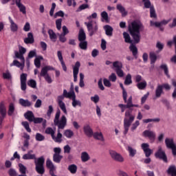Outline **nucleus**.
Segmentation results:
<instances>
[{
    "label": "nucleus",
    "mask_w": 176,
    "mask_h": 176,
    "mask_svg": "<svg viewBox=\"0 0 176 176\" xmlns=\"http://www.w3.org/2000/svg\"><path fill=\"white\" fill-rule=\"evenodd\" d=\"M48 35L50 36L51 41L56 42V40L57 39V35L54 32L53 30H48Z\"/></svg>",
    "instance_id": "38"
},
{
    "label": "nucleus",
    "mask_w": 176,
    "mask_h": 176,
    "mask_svg": "<svg viewBox=\"0 0 176 176\" xmlns=\"http://www.w3.org/2000/svg\"><path fill=\"white\" fill-rule=\"evenodd\" d=\"M28 57L29 58H33V57H36V51L32 50L29 52Z\"/></svg>",
    "instance_id": "62"
},
{
    "label": "nucleus",
    "mask_w": 176,
    "mask_h": 176,
    "mask_svg": "<svg viewBox=\"0 0 176 176\" xmlns=\"http://www.w3.org/2000/svg\"><path fill=\"white\" fill-rule=\"evenodd\" d=\"M89 4L87 3L82 4L78 7L76 12H82V10H85V9H89Z\"/></svg>",
    "instance_id": "54"
},
{
    "label": "nucleus",
    "mask_w": 176,
    "mask_h": 176,
    "mask_svg": "<svg viewBox=\"0 0 176 176\" xmlns=\"http://www.w3.org/2000/svg\"><path fill=\"white\" fill-rule=\"evenodd\" d=\"M24 117L28 122H33L34 118H35V116L34 115V113L32 111H28L26 113H24Z\"/></svg>",
    "instance_id": "24"
},
{
    "label": "nucleus",
    "mask_w": 176,
    "mask_h": 176,
    "mask_svg": "<svg viewBox=\"0 0 176 176\" xmlns=\"http://www.w3.org/2000/svg\"><path fill=\"white\" fill-rule=\"evenodd\" d=\"M149 58L151 60V67L155 65V52H150Z\"/></svg>",
    "instance_id": "55"
},
{
    "label": "nucleus",
    "mask_w": 176,
    "mask_h": 176,
    "mask_svg": "<svg viewBox=\"0 0 176 176\" xmlns=\"http://www.w3.org/2000/svg\"><path fill=\"white\" fill-rule=\"evenodd\" d=\"M79 68H80V62L77 61L73 67L74 82H78V74H79Z\"/></svg>",
    "instance_id": "12"
},
{
    "label": "nucleus",
    "mask_w": 176,
    "mask_h": 176,
    "mask_svg": "<svg viewBox=\"0 0 176 176\" xmlns=\"http://www.w3.org/2000/svg\"><path fill=\"white\" fill-rule=\"evenodd\" d=\"M78 41H80L79 45H87V41H86V33H85V30L82 28L79 31Z\"/></svg>",
    "instance_id": "11"
},
{
    "label": "nucleus",
    "mask_w": 176,
    "mask_h": 176,
    "mask_svg": "<svg viewBox=\"0 0 176 176\" xmlns=\"http://www.w3.org/2000/svg\"><path fill=\"white\" fill-rule=\"evenodd\" d=\"M123 36L125 39L126 43H130L131 45H133V41H132L131 38L130 37V34H129V33L124 32L123 33Z\"/></svg>",
    "instance_id": "39"
},
{
    "label": "nucleus",
    "mask_w": 176,
    "mask_h": 176,
    "mask_svg": "<svg viewBox=\"0 0 176 176\" xmlns=\"http://www.w3.org/2000/svg\"><path fill=\"white\" fill-rule=\"evenodd\" d=\"M34 34H32V32H29L28 34V37L24 39V43H26V45H31L34 43Z\"/></svg>",
    "instance_id": "23"
},
{
    "label": "nucleus",
    "mask_w": 176,
    "mask_h": 176,
    "mask_svg": "<svg viewBox=\"0 0 176 176\" xmlns=\"http://www.w3.org/2000/svg\"><path fill=\"white\" fill-rule=\"evenodd\" d=\"M41 60H43V56H38L34 59V65L36 68H41Z\"/></svg>",
    "instance_id": "44"
},
{
    "label": "nucleus",
    "mask_w": 176,
    "mask_h": 176,
    "mask_svg": "<svg viewBox=\"0 0 176 176\" xmlns=\"http://www.w3.org/2000/svg\"><path fill=\"white\" fill-rule=\"evenodd\" d=\"M60 115H61V111L58 109L54 119V124L58 127V133L56 137L54 135V138H52L54 142H58L59 144L63 141V139H61L63 138V134H61L60 130H64L65 126H67V117L62 116L60 120Z\"/></svg>",
    "instance_id": "2"
},
{
    "label": "nucleus",
    "mask_w": 176,
    "mask_h": 176,
    "mask_svg": "<svg viewBox=\"0 0 176 176\" xmlns=\"http://www.w3.org/2000/svg\"><path fill=\"white\" fill-rule=\"evenodd\" d=\"M57 56L62 65L63 71H65V72H67V66L65 65V63L64 62V58H63V54L61 53V51H58Z\"/></svg>",
    "instance_id": "20"
},
{
    "label": "nucleus",
    "mask_w": 176,
    "mask_h": 176,
    "mask_svg": "<svg viewBox=\"0 0 176 176\" xmlns=\"http://www.w3.org/2000/svg\"><path fill=\"white\" fill-rule=\"evenodd\" d=\"M131 83H133V80H131V74H129L125 78L124 85L129 86V85H131Z\"/></svg>",
    "instance_id": "46"
},
{
    "label": "nucleus",
    "mask_w": 176,
    "mask_h": 176,
    "mask_svg": "<svg viewBox=\"0 0 176 176\" xmlns=\"http://www.w3.org/2000/svg\"><path fill=\"white\" fill-rule=\"evenodd\" d=\"M58 104L60 108L61 111H63V112H64L65 115H67V107H65V103H64V102H58Z\"/></svg>",
    "instance_id": "52"
},
{
    "label": "nucleus",
    "mask_w": 176,
    "mask_h": 176,
    "mask_svg": "<svg viewBox=\"0 0 176 176\" xmlns=\"http://www.w3.org/2000/svg\"><path fill=\"white\" fill-rule=\"evenodd\" d=\"M100 16L102 17V21L109 23V16H108V12H107L106 11H103L101 12Z\"/></svg>",
    "instance_id": "33"
},
{
    "label": "nucleus",
    "mask_w": 176,
    "mask_h": 176,
    "mask_svg": "<svg viewBox=\"0 0 176 176\" xmlns=\"http://www.w3.org/2000/svg\"><path fill=\"white\" fill-rule=\"evenodd\" d=\"M21 82H27V74H21L20 77Z\"/></svg>",
    "instance_id": "64"
},
{
    "label": "nucleus",
    "mask_w": 176,
    "mask_h": 176,
    "mask_svg": "<svg viewBox=\"0 0 176 176\" xmlns=\"http://www.w3.org/2000/svg\"><path fill=\"white\" fill-rule=\"evenodd\" d=\"M9 21L10 23V30L12 32H17L19 30V25L14 23L13 19H12V17L9 16L8 17Z\"/></svg>",
    "instance_id": "21"
},
{
    "label": "nucleus",
    "mask_w": 176,
    "mask_h": 176,
    "mask_svg": "<svg viewBox=\"0 0 176 176\" xmlns=\"http://www.w3.org/2000/svg\"><path fill=\"white\" fill-rule=\"evenodd\" d=\"M15 57L16 58L21 59V61L22 63H25V59L24 58V56L22 55L20 52H15Z\"/></svg>",
    "instance_id": "53"
},
{
    "label": "nucleus",
    "mask_w": 176,
    "mask_h": 176,
    "mask_svg": "<svg viewBox=\"0 0 176 176\" xmlns=\"http://www.w3.org/2000/svg\"><path fill=\"white\" fill-rule=\"evenodd\" d=\"M28 85L32 89H36V81L35 80H30L28 81Z\"/></svg>",
    "instance_id": "50"
},
{
    "label": "nucleus",
    "mask_w": 176,
    "mask_h": 176,
    "mask_svg": "<svg viewBox=\"0 0 176 176\" xmlns=\"http://www.w3.org/2000/svg\"><path fill=\"white\" fill-rule=\"evenodd\" d=\"M36 141H45V136L39 133H37L36 134Z\"/></svg>",
    "instance_id": "56"
},
{
    "label": "nucleus",
    "mask_w": 176,
    "mask_h": 176,
    "mask_svg": "<svg viewBox=\"0 0 176 176\" xmlns=\"http://www.w3.org/2000/svg\"><path fill=\"white\" fill-rule=\"evenodd\" d=\"M141 148L145 154L146 157H149L152 155V149L149 148V144L148 143H142Z\"/></svg>",
    "instance_id": "13"
},
{
    "label": "nucleus",
    "mask_w": 176,
    "mask_h": 176,
    "mask_svg": "<svg viewBox=\"0 0 176 176\" xmlns=\"http://www.w3.org/2000/svg\"><path fill=\"white\" fill-rule=\"evenodd\" d=\"M53 111H54V109H53V106L50 105L48 107V110L47 111V116L50 118V116H52V113H53Z\"/></svg>",
    "instance_id": "61"
},
{
    "label": "nucleus",
    "mask_w": 176,
    "mask_h": 176,
    "mask_svg": "<svg viewBox=\"0 0 176 176\" xmlns=\"http://www.w3.org/2000/svg\"><path fill=\"white\" fill-rule=\"evenodd\" d=\"M156 157H158V159H161V160H163L165 163H167V155H166V152L163 151L162 148V146L158 147V150L155 153Z\"/></svg>",
    "instance_id": "10"
},
{
    "label": "nucleus",
    "mask_w": 176,
    "mask_h": 176,
    "mask_svg": "<svg viewBox=\"0 0 176 176\" xmlns=\"http://www.w3.org/2000/svg\"><path fill=\"white\" fill-rule=\"evenodd\" d=\"M168 174L171 176H176V168L175 166H170L168 169Z\"/></svg>",
    "instance_id": "42"
},
{
    "label": "nucleus",
    "mask_w": 176,
    "mask_h": 176,
    "mask_svg": "<svg viewBox=\"0 0 176 176\" xmlns=\"http://www.w3.org/2000/svg\"><path fill=\"white\" fill-rule=\"evenodd\" d=\"M129 50L132 52L133 57H135V58H137V54H138V49L137 48L135 45H131L129 47Z\"/></svg>",
    "instance_id": "32"
},
{
    "label": "nucleus",
    "mask_w": 176,
    "mask_h": 176,
    "mask_svg": "<svg viewBox=\"0 0 176 176\" xmlns=\"http://www.w3.org/2000/svg\"><path fill=\"white\" fill-rule=\"evenodd\" d=\"M63 135L67 138H72L74 137V131L71 129H67L64 131Z\"/></svg>",
    "instance_id": "40"
},
{
    "label": "nucleus",
    "mask_w": 176,
    "mask_h": 176,
    "mask_svg": "<svg viewBox=\"0 0 176 176\" xmlns=\"http://www.w3.org/2000/svg\"><path fill=\"white\" fill-rule=\"evenodd\" d=\"M67 170L71 173V174H76V171H78V166L75 164H71L68 166Z\"/></svg>",
    "instance_id": "36"
},
{
    "label": "nucleus",
    "mask_w": 176,
    "mask_h": 176,
    "mask_svg": "<svg viewBox=\"0 0 176 176\" xmlns=\"http://www.w3.org/2000/svg\"><path fill=\"white\" fill-rule=\"evenodd\" d=\"M161 69H163L165 75H166L167 78H170V74H168V67H167V65L163 64L160 65Z\"/></svg>",
    "instance_id": "47"
},
{
    "label": "nucleus",
    "mask_w": 176,
    "mask_h": 176,
    "mask_svg": "<svg viewBox=\"0 0 176 176\" xmlns=\"http://www.w3.org/2000/svg\"><path fill=\"white\" fill-rule=\"evenodd\" d=\"M8 174L10 176H17V172L14 170V169L10 168L8 171Z\"/></svg>",
    "instance_id": "63"
},
{
    "label": "nucleus",
    "mask_w": 176,
    "mask_h": 176,
    "mask_svg": "<svg viewBox=\"0 0 176 176\" xmlns=\"http://www.w3.org/2000/svg\"><path fill=\"white\" fill-rule=\"evenodd\" d=\"M36 166V171L38 174H45V167H43V164H45V157L41 156L37 159L36 161H34Z\"/></svg>",
    "instance_id": "4"
},
{
    "label": "nucleus",
    "mask_w": 176,
    "mask_h": 176,
    "mask_svg": "<svg viewBox=\"0 0 176 176\" xmlns=\"http://www.w3.org/2000/svg\"><path fill=\"white\" fill-rule=\"evenodd\" d=\"M6 106H5V102H1L0 103V116H6Z\"/></svg>",
    "instance_id": "29"
},
{
    "label": "nucleus",
    "mask_w": 176,
    "mask_h": 176,
    "mask_svg": "<svg viewBox=\"0 0 176 176\" xmlns=\"http://www.w3.org/2000/svg\"><path fill=\"white\" fill-rule=\"evenodd\" d=\"M113 67L115 68V71L119 78H123V76H124V73L123 72V70H122V68H123V64L121 62L118 60L113 62Z\"/></svg>",
    "instance_id": "7"
},
{
    "label": "nucleus",
    "mask_w": 176,
    "mask_h": 176,
    "mask_svg": "<svg viewBox=\"0 0 176 176\" xmlns=\"http://www.w3.org/2000/svg\"><path fill=\"white\" fill-rule=\"evenodd\" d=\"M163 89L168 91L171 90V85L168 83H164L162 85H158L155 90V97L159 98L162 94H163Z\"/></svg>",
    "instance_id": "5"
},
{
    "label": "nucleus",
    "mask_w": 176,
    "mask_h": 176,
    "mask_svg": "<svg viewBox=\"0 0 176 176\" xmlns=\"http://www.w3.org/2000/svg\"><path fill=\"white\" fill-rule=\"evenodd\" d=\"M170 21L163 20L161 22H155V27L157 28H160V31H164V28L163 25H166V24H168Z\"/></svg>",
    "instance_id": "19"
},
{
    "label": "nucleus",
    "mask_w": 176,
    "mask_h": 176,
    "mask_svg": "<svg viewBox=\"0 0 176 176\" xmlns=\"http://www.w3.org/2000/svg\"><path fill=\"white\" fill-rule=\"evenodd\" d=\"M85 25L87 26L89 36H93L98 31V25L97 23L93 25V21H89L88 23L85 22Z\"/></svg>",
    "instance_id": "6"
},
{
    "label": "nucleus",
    "mask_w": 176,
    "mask_h": 176,
    "mask_svg": "<svg viewBox=\"0 0 176 176\" xmlns=\"http://www.w3.org/2000/svg\"><path fill=\"white\" fill-rule=\"evenodd\" d=\"M61 23H63V19H58L56 21V28L58 31L61 30Z\"/></svg>",
    "instance_id": "57"
},
{
    "label": "nucleus",
    "mask_w": 176,
    "mask_h": 176,
    "mask_svg": "<svg viewBox=\"0 0 176 176\" xmlns=\"http://www.w3.org/2000/svg\"><path fill=\"white\" fill-rule=\"evenodd\" d=\"M94 138L95 140H98L99 141H104V136L102 135V133L96 132L93 135Z\"/></svg>",
    "instance_id": "37"
},
{
    "label": "nucleus",
    "mask_w": 176,
    "mask_h": 176,
    "mask_svg": "<svg viewBox=\"0 0 176 176\" xmlns=\"http://www.w3.org/2000/svg\"><path fill=\"white\" fill-rule=\"evenodd\" d=\"M81 160L83 163H86V162L90 160V155H89L87 152L85 151L81 153Z\"/></svg>",
    "instance_id": "31"
},
{
    "label": "nucleus",
    "mask_w": 176,
    "mask_h": 176,
    "mask_svg": "<svg viewBox=\"0 0 176 176\" xmlns=\"http://www.w3.org/2000/svg\"><path fill=\"white\" fill-rule=\"evenodd\" d=\"M19 104L20 105H21L22 107H24L25 108H27V107L29 108L32 105V102H31L30 100H24L23 98L19 99Z\"/></svg>",
    "instance_id": "26"
},
{
    "label": "nucleus",
    "mask_w": 176,
    "mask_h": 176,
    "mask_svg": "<svg viewBox=\"0 0 176 176\" xmlns=\"http://www.w3.org/2000/svg\"><path fill=\"white\" fill-rule=\"evenodd\" d=\"M109 153L111 157L116 162H119L120 163H123V162H124V158H123V156H122V155L119 154L118 152L111 150Z\"/></svg>",
    "instance_id": "9"
},
{
    "label": "nucleus",
    "mask_w": 176,
    "mask_h": 176,
    "mask_svg": "<svg viewBox=\"0 0 176 176\" xmlns=\"http://www.w3.org/2000/svg\"><path fill=\"white\" fill-rule=\"evenodd\" d=\"M33 152L32 150L29 151L27 154L23 155L22 159L23 160H36V155L35 154H31Z\"/></svg>",
    "instance_id": "17"
},
{
    "label": "nucleus",
    "mask_w": 176,
    "mask_h": 176,
    "mask_svg": "<svg viewBox=\"0 0 176 176\" xmlns=\"http://www.w3.org/2000/svg\"><path fill=\"white\" fill-rule=\"evenodd\" d=\"M13 2H15V5L19 8V12L21 13H23V14H26L27 13V8H25V6H24L23 3H21V0H12Z\"/></svg>",
    "instance_id": "14"
},
{
    "label": "nucleus",
    "mask_w": 176,
    "mask_h": 176,
    "mask_svg": "<svg viewBox=\"0 0 176 176\" xmlns=\"http://www.w3.org/2000/svg\"><path fill=\"white\" fill-rule=\"evenodd\" d=\"M117 10H119L120 12L121 13L122 17H126L127 15L128 12L126 11V8L122 6V4H118L116 6Z\"/></svg>",
    "instance_id": "27"
},
{
    "label": "nucleus",
    "mask_w": 176,
    "mask_h": 176,
    "mask_svg": "<svg viewBox=\"0 0 176 176\" xmlns=\"http://www.w3.org/2000/svg\"><path fill=\"white\" fill-rule=\"evenodd\" d=\"M63 97L65 98H72L73 99L75 95V91H74V85L71 86V91L69 92L67 91V89L63 90Z\"/></svg>",
    "instance_id": "16"
},
{
    "label": "nucleus",
    "mask_w": 176,
    "mask_h": 176,
    "mask_svg": "<svg viewBox=\"0 0 176 176\" xmlns=\"http://www.w3.org/2000/svg\"><path fill=\"white\" fill-rule=\"evenodd\" d=\"M165 144L167 148L172 149L173 154L176 156V144L173 138H166Z\"/></svg>",
    "instance_id": "8"
},
{
    "label": "nucleus",
    "mask_w": 176,
    "mask_h": 176,
    "mask_svg": "<svg viewBox=\"0 0 176 176\" xmlns=\"http://www.w3.org/2000/svg\"><path fill=\"white\" fill-rule=\"evenodd\" d=\"M143 137H147L149 138V140H153V138H155V133L152 131L146 130L142 133Z\"/></svg>",
    "instance_id": "28"
},
{
    "label": "nucleus",
    "mask_w": 176,
    "mask_h": 176,
    "mask_svg": "<svg viewBox=\"0 0 176 176\" xmlns=\"http://www.w3.org/2000/svg\"><path fill=\"white\" fill-rule=\"evenodd\" d=\"M137 87L139 90H144L146 87V81L138 82L137 84Z\"/></svg>",
    "instance_id": "48"
},
{
    "label": "nucleus",
    "mask_w": 176,
    "mask_h": 176,
    "mask_svg": "<svg viewBox=\"0 0 176 176\" xmlns=\"http://www.w3.org/2000/svg\"><path fill=\"white\" fill-rule=\"evenodd\" d=\"M83 131L85 135H87V137H89V138L91 137H93V134H94V133L93 132V129H91L90 125L87 124L84 125Z\"/></svg>",
    "instance_id": "15"
},
{
    "label": "nucleus",
    "mask_w": 176,
    "mask_h": 176,
    "mask_svg": "<svg viewBox=\"0 0 176 176\" xmlns=\"http://www.w3.org/2000/svg\"><path fill=\"white\" fill-rule=\"evenodd\" d=\"M19 171L23 175H25V173L27 171V168L23 165V164H19Z\"/></svg>",
    "instance_id": "51"
},
{
    "label": "nucleus",
    "mask_w": 176,
    "mask_h": 176,
    "mask_svg": "<svg viewBox=\"0 0 176 176\" xmlns=\"http://www.w3.org/2000/svg\"><path fill=\"white\" fill-rule=\"evenodd\" d=\"M55 9H56V3H52V8H51L50 11V16H51V17H53V16L54 14V10Z\"/></svg>",
    "instance_id": "58"
},
{
    "label": "nucleus",
    "mask_w": 176,
    "mask_h": 176,
    "mask_svg": "<svg viewBox=\"0 0 176 176\" xmlns=\"http://www.w3.org/2000/svg\"><path fill=\"white\" fill-rule=\"evenodd\" d=\"M91 101H93L95 104H97L100 101V96L98 95H95L94 96L91 97Z\"/></svg>",
    "instance_id": "60"
},
{
    "label": "nucleus",
    "mask_w": 176,
    "mask_h": 176,
    "mask_svg": "<svg viewBox=\"0 0 176 176\" xmlns=\"http://www.w3.org/2000/svg\"><path fill=\"white\" fill-rule=\"evenodd\" d=\"M126 151L129 152V155L130 157H134L135 155H137V150L135 148H133V147L128 146Z\"/></svg>",
    "instance_id": "30"
},
{
    "label": "nucleus",
    "mask_w": 176,
    "mask_h": 176,
    "mask_svg": "<svg viewBox=\"0 0 176 176\" xmlns=\"http://www.w3.org/2000/svg\"><path fill=\"white\" fill-rule=\"evenodd\" d=\"M22 126H23L24 129L28 131V133H31L32 130L30 128V124L27 121H23L21 122Z\"/></svg>",
    "instance_id": "49"
},
{
    "label": "nucleus",
    "mask_w": 176,
    "mask_h": 176,
    "mask_svg": "<svg viewBox=\"0 0 176 176\" xmlns=\"http://www.w3.org/2000/svg\"><path fill=\"white\" fill-rule=\"evenodd\" d=\"M61 160H63V155L60 154L53 155V162H54V163H60Z\"/></svg>",
    "instance_id": "34"
},
{
    "label": "nucleus",
    "mask_w": 176,
    "mask_h": 176,
    "mask_svg": "<svg viewBox=\"0 0 176 176\" xmlns=\"http://www.w3.org/2000/svg\"><path fill=\"white\" fill-rule=\"evenodd\" d=\"M49 71H54V67L52 66H45L43 67L40 73V76L45 78V76H46L47 75H49V74H47Z\"/></svg>",
    "instance_id": "18"
},
{
    "label": "nucleus",
    "mask_w": 176,
    "mask_h": 176,
    "mask_svg": "<svg viewBox=\"0 0 176 176\" xmlns=\"http://www.w3.org/2000/svg\"><path fill=\"white\" fill-rule=\"evenodd\" d=\"M45 134H48V135H51L52 138H54L55 132H54V130H53V128L47 127L45 129Z\"/></svg>",
    "instance_id": "45"
},
{
    "label": "nucleus",
    "mask_w": 176,
    "mask_h": 176,
    "mask_svg": "<svg viewBox=\"0 0 176 176\" xmlns=\"http://www.w3.org/2000/svg\"><path fill=\"white\" fill-rule=\"evenodd\" d=\"M24 64L25 62L20 63L17 60H14L13 63L10 64V67H17L18 68H21V70L23 71L24 69Z\"/></svg>",
    "instance_id": "25"
},
{
    "label": "nucleus",
    "mask_w": 176,
    "mask_h": 176,
    "mask_svg": "<svg viewBox=\"0 0 176 176\" xmlns=\"http://www.w3.org/2000/svg\"><path fill=\"white\" fill-rule=\"evenodd\" d=\"M15 108L14 104L10 103L8 107V116H13V113H14Z\"/></svg>",
    "instance_id": "35"
},
{
    "label": "nucleus",
    "mask_w": 176,
    "mask_h": 176,
    "mask_svg": "<svg viewBox=\"0 0 176 176\" xmlns=\"http://www.w3.org/2000/svg\"><path fill=\"white\" fill-rule=\"evenodd\" d=\"M105 34L107 36H112L113 34V28L109 25H105L103 27Z\"/></svg>",
    "instance_id": "22"
},
{
    "label": "nucleus",
    "mask_w": 176,
    "mask_h": 176,
    "mask_svg": "<svg viewBox=\"0 0 176 176\" xmlns=\"http://www.w3.org/2000/svg\"><path fill=\"white\" fill-rule=\"evenodd\" d=\"M141 28V25L137 23V21H134L131 22L130 25H129L128 30L133 38V43H140V30Z\"/></svg>",
    "instance_id": "3"
},
{
    "label": "nucleus",
    "mask_w": 176,
    "mask_h": 176,
    "mask_svg": "<svg viewBox=\"0 0 176 176\" xmlns=\"http://www.w3.org/2000/svg\"><path fill=\"white\" fill-rule=\"evenodd\" d=\"M124 102L126 104H119L118 107L121 109L122 113L124 112L126 109H127L125 111V118L124 119V134L126 135V134L129 133V129H130L131 123H133V122H134V119H135V117L131 115V113H133V111H134L133 108H140V105L133 104V96H130L128 100L126 99V102Z\"/></svg>",
    "instance_id": "1"
},
{
    "label": "nucleus",
    "mask_w": 176,
    "mask_h": 176,
    "mask_svg": "<svg viewBox=\"0 0 176 176\" xmlns=\"http://www.w3.org/2000/svg\"><path fill=\"white\" fill-rule=\"evenodd\" d=\"M35 124H38L39 123H42L43 122V118H33V121Z\"/></svg>",
    "instance_id": "59"
},
{
    "label": "nucleus",
    "mask_w": 176,
    "mask_h": 176,
    "mask_svg": "<svg viewBox=\"0 0 176 176\" xmlns=\"http://www.w3.org/2000/svg\"><path fill=\"white\" fill-rule=\"evenodd\" d=\"M121 89H122V98L124 100V102H127V91L124 89V87H123V84H120Z\"/></svg>",
    "instance_id": "43"
},
{
    "label": "nucleus",
    "mask_w": 176,
    "mask_h": 176,
    "mask_svg": "<svg viewBox=\"0 0 176 176\" xmlns=\"http://www.w3.org/2000/svg\"><path fill=\"white\" fill-rule=\"evenodd\" d=\"M77 105L78 107H82V102H80V100H76V96H75L72 98V107H74V108H76Z\"/></svg>",
    "instance_id": "41"
}]
</instances>
